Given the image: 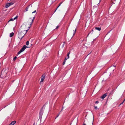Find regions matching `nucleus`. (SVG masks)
<instances>
[{"mask_svg":"<svg viewBox=\"0 0 125 125\" xmlns=\"http://www.w3.org/2000/svg\"><path fill=\"white\" fill-rule=\"evenodd\" d=\"M13 19H10V20L9 21H13Z\"/></svg>","mask_w":125,"mask_h":125,"instance_id":"nucleus-24","label":"nucleus"},{"mask_svg":"<svg viewBox=\"0 0 125 125\" xmlns=\"http://www.w3.org/2000/svg\"><path fill=\"white\" fill-rule=\"evenodd\" d=\"M69 54H67V58H69Z\"/></svg>","mask_w":125,"mask_h":125,"instance_id":"nucleus-19","label":"nucleus"},{"mask_svg":"<svg viewBox=\"0 0 125 125\" xmlns=\"http://www.w3.org/2000/svg\"><path fill=\"white\" fill-rule=\"evenodd\" d=\"M17 58V57H16V56H15V57L13 59V60L14 61H15V60H16V59Z\"/></svg>","mask_w":125,"mask_h":125,"instance_id":"nucleus-16","label":"nucleus"},{"mask_svg":"<svg viewBox=\"0 0 125 125\" xmlns=\"http://www.w3.org/2000/svg\"><path fill=\"white\" fill-rule=\"evenodd\" d=\"M34 19H35L34 17L33 18V19H32V18H30V19H31V20H32L31 22V23H30V25H32V23L33 21V20H34Z\"/></svg>","mask_w":125,"mask_h":125,"instance_id":"nucleus-9","label":"nucleus"},{"mask_svg":"<svg viewBox=\"0 0 125 125\" xmlns=\"http://www.w3.org/2000/svg\"><path fill=\"white\" fill-rule=\"evenodd\" d=\"M36 12V10H34L33 12H32V13H35V12Z\"/></svg>","mask_w":125,"mask_h":125,"instance_id":"nucleus-30","label":"nucleus"},{"mask_svg":"<svg viewBox=\"0 0 125 125\" xmlns=\"http://www.w3.org/2000/svg\"><path fill=\"white\" fill-rule=\"evenodd\" d=\"M68 58H67V57H65L64 61H66L67 60V59H68Z\"/></svg>","mask_w":125,"mask_h":125,"instance_id":"nucleus-22","label":"nucleus"},{"mask_svg":"<svg viewBox=\"0 0 125 125\" xmlns=\"http://www.w3.org/2000/svg\"><path fill=\"white\" fill-rule=\"evenodd\" d=\"M33 125H35V123H34Z\"/></svg>","mask_w":125,"mask_h":125,"instance_id":"nucleus-36","label":"nucleus"},{"mask_svg":"<svg viewBox=\"0 0 125 125\" xmlns=\"http://www.w3.org/2000/svg\"><path fill=\"white\" fill-rule=\"evenodd\" d=\"M91 33H92V31H91Z\"/></svg>","mask_w":125,"mask_h":125,"instance_id":"nucleus-41","label":"nucleus"},{"mask_svg":"<svg viewBox=\"0 0 125 125\" xmlns=\"http://www.w3.org/2000/svg\"><path fill=\"white\" fill-rule=\"evenodd\" d=\"M9 4V3H7L5 6V7L6 8H8L10 6Z\"/></svg>","mask_w":125,"mask_h":125,"instance_id":"nucleus-7","label":"nucleus"},{"mask_svg":"<svg viewBox=\"0 0 125 125\" xmlns=\"http://www.w3.org/2000/svg\"><path fill=\"white\" fill-rule=\"evenodd\" d=\"M26 44L27 45H28L29 44V41H27L26 42Z\"/></svg>","mask_w":125,"mask_h":125,"instance_id":"nucleus-18","label":"nucleus"},{"mask_svg":"<svg viewBox=\"0 0 125 125\" xmlns=\"http://www.w3.org/2000/svg\"><path fill=\"white\" fill-rule=\"evenodd\" d=\"M60 112L59 113V114H58L57 116L55 118V119H56L58 117V116H59L60 114Z\"/></svg>","mask_w":125,"mask_h":125,"instance_id":"nucleus-20","label":"nucleus"},{"mask_svg":"<svg viewBox=\"0 0 125 125\" xmlns=\"http://www.w3.org/2000/svg\"><path fill=\"white\" fill-rule=\"evenodd\" d=\"M59 27V26H57L56 28H55V29H57Z\"/></svg>","mask_w":125,"mask_h":125,"instance_id":"nucleus-23","label":"nucleus"},{"mask_svg":"<svg viewBox=\"0 0 125 125\" xmlns=\"http://www.w3.org/2000/svg\"><path fill=\"white\" fill-rule=\"evenodd\" d=\"M16 123V122L15 121H13L11 122L10 125H14Z\"/></svg>","mask_w":125,"mask_h":125,"instance_id":"nucleus-6","label":"nucleus"},{"mask_svg":"<svg viewBox=\"0 0 125 125\" xmlns=\"http://www.w3.org/2000/svg\"><path fill=\"white\" fill-rule=\"evenodd\" d=\"M10 5H10H12L13 4V3L12 2H10V3H9Z\"/></svg>","mask_w":125,"mask_h":125,"instance_id":"nucleus-14","label":"nucleus"},{"mask_svg":"<svg viewBox=\"0 0 125 125\" xmlns=\"http://www.w3.org/2000/svg\"><path fill=\"white\" fill-rule=\"evenodd\" d=\"M70 52H68V54H70Z\"/></svg>","mask_w":125,"mask_h":125,"instance_id":"nucleus-34","label":"nucleus"},{"mask_svg":"<svg viewBox=\"0 0 125 125\" xmlns=\"http://www.w3.org/2000/svg\"><path fill=\"white\" fill-rule=\"evenodd\" d=\"M28 47L25 45H24L22 48L18 52V54H19L21 52H22L26 48H27Z\"/></svg>","mask_w":125,"mask_h":125,"instance_id":"nucleus-2","label":"nucleus"},{"mask_svg":"<svg viewBox=\"0 0 125 125\" xmlns=\"http://www.w3.org/2000/svg\"><path fill=\"white\" fill-rule=\"evenodd\" d=\"M43 108H42L40 110L39 113V119L41 120L42 116L43 113V111L42 110Z\"/></svg>","mask_w":125,"mask_h":125,"instance_id":"nucleus-3","label":"nucleus"},{"mask_svg":"<svg viewBox=\"0 0 125 125\" xmlns=\"http://www.w3.org/2000/svg\"><path fill=\"white\" fill-rule=\"evenodd\" d=\"M76 29H75L74 31V33H73V36L75 35V33L76 32Z\"/></svg>","mask_w":125,"mask_h":125,"instance_id":"nucleus-15","label":"nucleus"},{"mask_svg":"<svg viewBox=\"0 0 125 125\" xmlns=\"http://www.w3.org/2000/svg\"><path fill=\"white\" fill-rule=\"evenodd\" d=\"M65 62H66V61H63V65H64L65 64Z\"/></svg>","mask_w":125,"mask_h":125,"instance_id":"nucleus-25","label":"nucleus"},{"mask_svg":"<svg viewBox=\"0 0 125 125\" xmlns=\"http://www.w3.org/2000/svg\"><path fill=\"white\" fill-rule=\"evenodd\" d=\"M17 17L18 16H16L13 19L14 20H15L17 18Z\"/></svg>","mask_w":125,"mask_h":125,"instance_id":"nucleus-21","label":"nucleus"},{"mask_svg":"<svg viewBox=\"0 0 125 125\" xmlns=\"http://www.w3.org/2000/svg\"><path fill=\"white\" fill-rule=\"evenodd\" d=\"M96 30H97L99 31H100L101 30V28L100 27H96L95 28Z\"/></svg>","mask_w":125,"mask_h":125,"instance_id":"nucleus-8","label":"nucleus"},{"mask_svg":"<svg viewBox=\"0 0 125 125\" xmlns=\"http://www.w3.org/2000/svg\"><path fill=\"white\" fill-rule=\"evenodd\" d=\"M125 101V99L124 100V101Z\"/></svg>","mask_w":125,"mask_h":125,"instance_id":"nucleus-40","label":"nucleus"},{"mask_svg":"<svg viewBox=\"0 0 125 125\" xmlns=\"http://www.w3.org/2000/svg\"><path fill=\"white\" fill-rule=\"evenodd\" d=\"M14 33L13 32H12V33H10V36L11 37H12V36H13V35H14Z\"/></svg>","mask_w":125,"mask_h":125,"instance_id":"nucleus-11","label":"nucleus"},{"mask_svg":"<svg viewBox=\"0 0 125 125\" xmlns=\"http://www.w3.org/2000/svg\"><path fill=\"white\" fill-rule=\"evenodd\" d=\"M62 3V2H61L59 4L58 6L57 7V8L56 9V10H55V11L54 12H55L56 11V10H57V8L61 5V4Z\"/></svg>","mask_w":125,"mask_h":125,"instance_id":"nucleus-10","label":"nucleus"},{"mask_svg":"<svg viewBox=\"0 0 125 125\" xmlns=\"http://www.w3.org/2000/svg\"><path fill=\"white\" fill-rule=\"evenodd\" d=\"M45 73H44L43 74H42V76L41 77V81H40V84H41V83L42 82H43L44 79L45 78Z\"/></svg>","mask_w":125,"mask_h":125,"instance_id":"nucleus-4","label":"nucleus"},{"mask_svg":"<svg viewBox=\"0 0 125 125\" xmlns=\"http://www.w3.org/2000/svg\"><path fill=\"white\" fill-rule=\"evenodd\" d=\"M98 103H99V102L98 101H96L95 102V103L96 104H98Z\"/></svg>","mask_w":125,"mask_h":125,"instance_id":"nucleus-27","label":"nucleus"},{"mask_svg":"<svg viewBox=\"0 0 125 125\" xmlns=\"http://www.w3.org/2000/svg\"><path fill=\"white\" fill-rule=\"evenodd\" d=\"M83 125H86V124H83Z\"/></svg>","mask_w":125,"mask_h":125,"instance_id":"nucleus-38","label":"nucleus"},{"mask_svg":"<svg viewBox=\"0 0 125 125\" xmlns=\"http://www.w3.org/2000/svg\"><path fill=\"white\" fill-rule=\"evenodd\" d=\"M30 5H29L28 7H27V8H26V9H25V10H26V11H28V9L29 8V6Z\"/></svg>","mask_w":125,"mask_h":125,"instance_id":"nucleus-12","label":"nucleus"},{"mask_svg":"<svg viewBox=\"0 0 125 125\" xmlns=\"http://www.w3.org/2000/svg\"><path fill=\"white\" fill-rule=\"evenodd\" d=\"M28 30L25 31L23 30L22 31H19L18 34V37L20 40H21L23 37L25 35L26 33Z\"/></svg>","mask_w":125,"mask_h":125,"instance_id":"nucleus-1","label":"nucleus"},{"mask_svg":"<svg viewBox=\"0 0 125 125\" xmlns=\"http://www.w3.org/2000/svg\"><path fill=\"white\" fill-rule=\"evenodd\" d=\"M111 5H112L113 4H112V3H113L114 4H115V2H114L113 1H111Z\"/></svg>","mask_w":125,"mask_h":125,"instance_id":"nucleus-17","label":"nucleus"},{"mask_svg":"<svg viewBox=\"0 0 125 125\" xmlns=\"http://www.w3.org/2000/svg\"><path fill=\"white\" fill-rule=\"evenodd\" d=\"M97 109V106H94V109Z\"/></svg>","mask_w":125,"mask_h":125,"instance_id":"nucleus-26","label":"nucleus"},{"mask_svg":"<svg viewBox=\"0 0 125 125\" xmlns=\"http://www.w3.org/2000/svg\"><path fill=\"white\" fill-rule=\"evenodd\" d=\"M91 32H90L87 35V37L89 36V34Z\"/></svg>","mask_w":125,"mask_h":125,"instance_id":"nucleus-29","label":"nucleus"},{"mask_svg":"<svg viewBox=\"0 0 125 125\" xmlns=\"http://www.w3.org/2000/svg\"><path fill=\"white\" fill-rule=\"evenodd\" d=\"M94 117H93V121H92V125L93 124V122H94Z\"/></svg>","mask_w":125,"mask_h":125,"instance_id":"nucleus-33","label":"nucleus"},{"mask_svg":"<svg viewBox=\"0 0 125 125\" xmlns=\"http://www.w3.org/2000/svg\"><path fill=\"white\" fill-rule=\"evenodd\" d=\"M124 101H123L120 104V105L124 103Z\"/></svg>","mask_w":125,"mask_h":125,"instance_id":"nucleus-28","label":"nucleus"},{"mask_svg":"<svg viewBox=\"0 0 125 125\" xmlns=\"http://www.w3.org/2000/svg\"><path fill=\"white\" fill-rule=\"evenodd\" d=\"M113 66L114 67H115L116 66V65H113Z\"/></svg>","mask_w":125,"mask_h":125,"instance_id":"nucleus-39","label":"nucleus"},{"mask_svg":"<svg viewBox=\"0 0 125 125\" xmlns=\"http://www.w3.org/2000/svg\"><path fill=\"white\" fill-rule=\"evenodd\" d=\"M3 70H2L1 73V75H0L1 76H3Z\"/></svg>","mask_w":125,"mask_h":125,"instance_id":"nucleus-13","label":"nucleus"},{"mask_svg":"<svg viewBox=\"0 0 125 125\" xmlns=\"http://www.w3.org/2000/svg\"><path fill=\"white\" fill-rule=\"evenodd\" d=\"M113 94V93H112V94L111 93H110V95L111 94Z\"/></svg>","mask_w":125,"mask_h":125,"instance_id":"nucleus-37","label":"nucleus"},{"mask_svg":"<svg viewBox=\"0 0 125 125\" xmlns=\"http://www.w3.org/2000/svg\"><path fill=\"white\" fill-rule=\"evenodd\" d=\"M107 95V93H105L101 97V98L103 99L102 100H103V99L105 98Z\"/></svg>","mask_w":125,"mask_h":125,"instance_id":"nucleus-5","label":"nucleus"},{"mask_svg":"<svg viewBox=\"0 0 125 125\" xmlns=\"http://www.w3.org/2000/svg\"><path fill=\"white\" fill-rule=\"evenodd\" d=\"M92 33H93V29L92 30Z\"/></svg>","mask_w":125,"mask_h":125,"instance_id":"nucleus-35","label":"nucleus"},{"mask_svg":"<svg viewBox=\"0 0 125 125\" xmlns=\"http://www.w3.org/2000/svg\"><path fill=\"white\" fill-rule=\"evenodd\" d=\"M64 44H65V42H63V45H62V46H63V47L64 46Z\"/></svg>","mask_w":125,"mask_h":125,"instance_id":"nucleus-32","label":"nucleus"},{"mask_svg":"<svg viewBox=\"0 0 125 125\" xmlns=\"http://www.w3.org/2000/svg\"><path fill=\"white\" fill-rule=\"evenodd\" d=\"M63 107H62V109H61V111L60 112V113L63 110Z\"/></svg>","mask_w":125,"mask_h":125,"instance_id":"nucleus-31","label":"nucleus"}]
</instances>
